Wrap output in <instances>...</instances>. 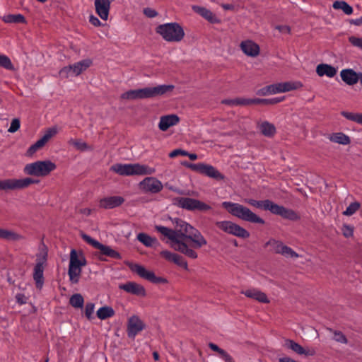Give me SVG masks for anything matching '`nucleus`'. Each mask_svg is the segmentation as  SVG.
Here are the masks:
<instances>
[{
    "instance_id": "51",
    "label": "nucleus",
    "mask_w": 362,
    "mask_h": 362,
    "mask_svg": "<svg viewBox=\"0 0 362 362\" xmlns=\"http://www.w3.org/2000/svg\"><path fill=\"white\" fill-rule=\"evenodd\" d=\"M0 66L8 70H14L11 61L6 55H0Z\"/></svg>"
},
{
    "instance_id": "40",
    "label": "nucleus",
    "mask_w": 362,
    "mask_h": 362,
    "mask_svg": "<svg viewBox=\"0 0 362 362\" xmlns=\"http://www.w3.org/2000/svg\"><path fill=\"white\" fill-rule=\"evenodd\" d=\"M97 316L100 320H105L115 315V310L110 306H104L98 309Z\"/></svg>"
},
{
    "instance_id": "28",
    "label": "nucleus",
    "mask_w": 362,
    "mask_h": 362,
    "mask_svg": "<svg viewBox=\"0 0 362 362\" xmlns=\"http://www.w3.org/2000/svg\"><path fill=\"white\" fill-rule=\"evenodd\" d=\"M316 73L320 77L327 76L333 78L337 73V69L330 64H320L316 66Z\"/></svg>"
},
{
    "instance_id": "58",
    "label": "nucleus",
    "mask_w": 362,
    "mask_h": 362,
    "mask_svg": "<svg viewBox=\"0 0 362 362\" xmlns=\"http://www.w3.org/2000/svg\"><path fill=\"white\" fill-rule=\"evenodd\" d=\"M94 308H95V305L92 303H88L86 305L85 314H86V317L88 320H90L93 317V314L94 313Z\"/></svg>"
},
{
    "instance_id": "23",
    "label": "nucleus",
    "mask_w": 362,
    "mask_h": 362,
    "mask_svg": "<svg viewBox=\"0 0 362 362\" xmlns=\"http://www.w3.org/2000/svg\"><path fill=\"white\" fill-rule=\"evenodd\" d=\"M119 288L131 294L139 296H146V290L144 287L136 282H127L124 284L119 285Z\"/></svg>"
},
{
    "instance_id": "43",
    "label": "nucleus",
    "mask_w": 362,
    "mask_h": 362,
    "mask_svg": "<svg viewBox=\"0 0 362 362\" xmlns=\"http://www.w3.org/2000/svg\"><path fill=\"white\" fill-rule=\"evenodd\" d=\"M341 115L346 119L362 125V113L342 111Z\"/></svg>"
},
{
    "instance_id": "15",
    "label": "nucleus",
    "mask_w": 362,
    "mask_h": 362,
    "mask_svg": "<svg viewBox=\"0 0 362 362\" xmlns=\"http://www.w3.org/2000/svg\"><path fill=\"white\" fill-rule=\"evenodd\" d=\"M130 269L137 274L140 277L145 279L152 283H163L166 284L167 279L163 277H157L154 272L150 270H147L144 267L138 264H128Z\"/></svg>"
},
{
    "instance_id": "7",
    "label": "nucleus",
    "mask_w": 362,
    "mask_h": 362,
    "mask_svg": "<svg viewBox=\"0 0 362 362\" xmlns=\"http://www.w3.org/2000/svg\"><path fill=\"white\" fill-rule=\"evenodd\" d=\"M156 32L168 42H180L185 35L183 28L177 23H168L158 25Z\"/></svg>"
},
{
    "instance_id": "38",
    "label": "nucleus",
    "mask_w": 362,
    "mask_h": 362,
    "mask_svg": "<svg viewBox=\"0 0 362 362\" xmlns=\"http://www.w3.org/2000/svg\"><path fill=\"white\" fill-rule=\"evenodd\" d=\"M332 7L336 10H341L346 15H351L354 11L353 8L344 1H335Z\"/></svg>"
},
{
    "instance_id": "8",
    "label": "nucleus",
    "mask_w": 362,
    "mask_h": 362,
    "mask_svg": "<svg viewBox=\"0 0 362 362\" xmlns=\"http://www.w3.org/2000/svg\"><path fill=\"white\" fill-rule=\"evenodd\" d=\"M39 180L30 177H25L21 179H5L0 180V191L21 190L29 187L32 185H37Z\"/></svg>"
},
{
    "instance_id": "41",
    "label": "nucleus",
    "mask_w": 362,
    "mask_h": 362,
    "mask_svg": "<svg viewBox=\"0 0 362 362\" xmlns=\"http://www.w3.org/2000/svg\"><path fill=\"white\" fill-rule=\"evenodd\" d=\"M209 346L211 350L217 352L226 362H234L233 358L226 351L219 348L216 344L209 343Z\"/></svg>"
},
{
    "instance_id": "62",
    "label": "nucleus",
    "mask_w": 362,
    "mask_h": 362,
    "mask_svg": "<svg viewBox=\"0 0 362 362\" xmlns=\"http://www.w3.org/2000/svg\"><path fill=\"white\" fill-rule=\"evenodd\" d=\"M186 155H188V152L186 151H184L182 149H175L173 151H171L170 153H169V157L171 158H175L178 156H185Z\"/></svg>"
},
{
    "instance_id": "13",
    "label": "nucleus",
    "mask_w": 362,
    "mask_h": 362,
    "mask_svg": "<svg viewBox=\"0 0 362 362\" xmlns=\"http://www.w3.org/2000/svg\"><path fill=\"white\" fill-rule=\"evenodd\" d=\"M81 236L87 243L99 250L103 255L117 259L122 258L120 254L110 246L103 245L84 233H81Z\"/></svg>"
},
{
    "instance_id": "1",
    "label": "nucleus",
    "mask_w": 362,
    "mask_h": 362,
    "mask_svg": "<svg viewBox=\"0 0 362 362\" xmlns=\"http://www.w3.org/2000/svg\"><path fill=\"white\" fill-rule=\"evenodd\" d=\"M174 228L156 226V230L168 239L167 242L174 250L191 259H197V253L193 248L199 249L207 245L201 232L183 220L175 218Z\"/></svg>"
},
{
    "instance_id": "52",
    "label": "nucleus",
    "mask_w": 362,
    "mask_h": 362,
    "mask_svg": "<svg viewBox=\"0 0 362 362\" xmlns=\"http://www.w3.org/2000/svg\"><path fill=\"white\" fill-rule=\"evenodd\" d=\"M245 106H250L252 105H266V99L262 98H244Z\"/></svg>"
},
{
    "instance_id": "6",
    "label": "nucleus",
    "mask_w": 362,
    "mask_h": 362,
    "mask_svg": "<svg viewBox=\"0 0 362 362\" xmlns=\"http://www.w3.org/2000/svg\"><path fill=\"white\" fill-rule=\"evenodd\" d=\"M57 164L49 159L36 160L26 164L23 173L28 176L47 177L55 171Z\"/></svg>"
},
{
    "instance_id": "17",
    "label": "nucleus",
    "mask_w": 362,
    "mask_h": 362,
    "mask_svg": "<svg viewBox=\"0 0 362 362\" xmlns=\"http://www.w3.org/2000/svg\"><path fill=\"white\" fill-rule=\"evenodd\" d=\"M145 328L146 324L138 315H134L128 318L127 333L129 338L134 339L138 333Z\"/></svg>"
},
{
    "instance_id": "30",
    "label": "nucleus",
    "mask_w": 362,
    "mask_h": 362,
    "mask_svg": "<svg viewBox=\"0 0 362 362\" xmlns=\"http://www.w3.org/2000/svg\"><path fill=\"white\" fill-rule=\"evenodd\" d=\"M0 238L8 241L18 242L25 240V237L13 230L0 228Z\"/></svg>"
},
{
    "instance_id": "12",
    "label": "nucleus",
    "mask_w": 362,
    "mask_h": 362,
    "mask_svg": "<svg viewBox=\"0 0 362 362\" xmlns=\"http://www.w3.org/2000/svg\"><path fill=\"white\" fill-rule=\"evenodd\" d=\"M59 132V128L53 126L45 131L43 136L35 143L32 144L26 151V156H33L38 150L42 149Z\"/></svg>"
},
{
    "instance_id": "60",
    "label": "nucleus",
    "mask_w": 362,
    "mask_h": 362,
    "mask_svg": "<svg viewBox=\"0 0 362 362\" xmlns=\"http://www.w3.org/2000/svg\"><path fill=\"white\" fill-rule=\"evenodd\" d=\"M144 14L148 18H155L158 13V12L151 8H145L143 11Z\"/></svg>"
},
{
    "instance_id": "59",
    "label": "nucleus",
    "mask_w": 362,
    "mask_h": 362,
    "mask_svg": "<svg viewBox=\"0 0 362 362\" xmlns=\"http://www.w3.org/2000/svg\"><path fill=\"white\" fill-rule=\"evenodd\" d=\"M47 252L45 250L41 251L37 256L36 264H41V266H44V264H45V262L47 261Z\"/></svg>"
},
{
    "instance_id": "48",
    "label": "nucleus",
    "mask_w": 362,
    "mask_h": 362,
    "mask_svg": "<svg viewBox=\"0 0 362 362\" xmlns=\"http://www.w3.org/2000/svg\"><path fill=\"white\" fill-rule=\"evenodd\" d=\"M361 207V204L358 202H352L349 204V206L346 208V209L343 212V215L346 216H352L355 214Z\"/></svg>"
},
{
    "instance_id": "57",
    "label": "nucleus",
    "mask_w": 362,
    "mask_h": 362,
    "mask_svg": "<svg viewBox=\"0 0 362 362\" xmlns=\"http://www.w3.org/2000/svg\"><path fill=\"white\" fill-rule=\"evenodd\" d=\"M175 254L176 253L172 252L168 250H163L160 252V257L170 262H172L173 257H175Z\"/></svg>"
},
{
    "instance_id": "9",
    "label": "nucleus",
    "mask_w": 362,
    "mask_h": 362,
    "mask_svg": "<svg viewBox=\"0 0 362 362\" xmlns=\"http://www.w3.org/2000/svg\"><path fill=\"white\" fill-rule=\"evenodd\" d=\"M216 226L223 232L240 238L247 239L250 235L246 229L230 221H216Z\"/></svg>"
},
{
    "instance_id": "61",
    "label": "nucleus",
    "mask_w": 362,
    "mask_h": 362,
    "mask_svg": "<svg viewBox=\"0 0 362 362\" xmlns=\"http://www.w3.org/2000/svg\"><path fill=\"white\" fill-rule=\"evenodd\" d=\"M89 22L95 27H103L105 26V23L100 21L97 17L93 15L90 16Z\"/></svg>"
},
{
    "instance_id": "24",
    "label": "nucleus",
    "mask_w": 362,
    "mask_h": 362,
    "mask_svg": "<svg viewBox=\"0 0 362 362\" xmlns=\"http://www.w3.org/2000/svg\"><path fill=\"white\" fill-rule=\"evenodd\" d=\"M180 122V118L177 115H168L160 117L158 124V128L163 132L167 131L170 127L176 125Z\"/></svg>"
},
{
    "instance_id": "50",
    "label": "nucleus",
    "mask_w": 362,
    "mask_h": 362,
    "mask_svg": "<svg viewBox=\"0 0 362 362\" xmlns=\"http://www.w3.org/2000/svg\"><path fill=\"white\" fill-rule=\"evenodd\" d=\"M171 262L177 264L179 267H182L185 270H188V264L187 261L180 255L175 254Z\"/></svg>"
},
{
    "instance_id": "39",
    "label": "nucleus",
    "mask_w": 362,
    "mask_h": 362,
    "mask_svg": "<svg viewBox=\"0 0 362 362\" xmlns=\"http://www.w3.org/2000/svg\"><path fill=\"white\" fill-rule=\"evenodd\" d=\"M137 240L146 247H152L158 243L156 238H152L146 233H140L137 235Z\"/></svg>"
},
{
    "instance_id": "35",
    "label": "nucleus",
    "mask_w": 362,
    "mask_h": 362,
    "mask_svg": "<svg viewBox=\"0 0 362 362\" xmlns=\"http://www.w3.org/2000/svg\"><path fill=\"white\" fill-rule=\"evenodd\" d=\"M284 245L283 242L276 240L274 238H270L264 245V248L270 247L269 251L276 254H280L282 247Z\"/></svg>"
},
{
    "instance_id": "16",
    "label": "nucleus",
    "mask_w": 362,
    "mask_h": 362,
    "mask_svg": "<svg viewBox=\"0 0 362 362\" xmlns=\"http://www.w3.org/2000/svg\"><path fill=\"white\" fill-rule=\"evenodd\" d=\"M284 346L296 354L305 357H313L317 354V349L315 347L311 346H303L292 339H286Z\"/></svg>"
},
{
    "instance_id": "5",
    "label": "nucleus",
    "mask_w": 362,
    "mask_h": 362,
    "mask_svg": "<svg viewBox=\"0 0 362 362\" xmlns=\"http://www.w3.org/2000/svg\"><path fill=\"white\" fill-rule=\"evenodd\" d=\"M110 170L121 176L151 175L156 173L154 168L138 163L132 164H115L111 166Z\"/></svg>"
},
{
    "instance_id": "44",
    "label": "nucleus",
    "mask_w": 362,
    "mask_h": 362,
    "mask_svg": "<svg viewBox=\"0 0 362 362\" xmlns=\"http://www.w3.org/2000/svg\"><path fill=\"white\" fill-rule=\"evenodd\" d=\"M3 21L5 23H25V19L24 16L21 14H9L3 17Z\"/></svg>"
},
{
    "instance_id": "25",
    "label": "nucleus",
    "mask_w": 362,
    "mask_h": 362,
    "mask_svg": "<svg viewBox=\"0 0 362 362\" xmlns=\"http://www.w3.org/2000/svg\"><path fill=\"white\" fill-rule=\"evenodd\" d=\"M342 81L349 86L356 84L358 81L361 82V73H356L351 69H343L340 73Z\"/></svg>"
},
{
    "instance_id": "21",
    "label": "nucleus",
    "mask_w": 362,
    "mask_h": 362,
    "mask_svg": "<svg viewBox=\"0 0 362 362\" xmlns=\"http://www.w3.org/2000/svg\"><path fill=\"white\" fill-rule=\"evenodd\" d=\"M257 128L259 129L261 134L265 137L272 138L276 133L275 125L266 120L257 121Z\"/></svg>"
},
{
    "instance_id": "47",
    "label": "nucleus",
    "mask_w": 362,
    "mask_h": 362,
    "mask_svg": "<svg viewBox=\"0 0 362 362\" xmlns=\"http://www.w3.org/2000/svg\"><path fill=\"white\" fill-rule=\"evenodd\" d=\"M221 103L229 106H245L244 98L225 99L221 101Z\"/></svg>"
},
{
    "instance_id": "29",
    "label": "nucleus",
    "mask_w": 362,
    "mask_h": 362,
    "mask_svg": "<svg viewBox=\"0 0 362 362\" xmlns=\"http://www.w3.org/2000/svg\"><path fill=\"white\" fill-rule=\"evenodd\" d=\"M328 139L332 143L340 145H349L351 144V138L343 132H334L328 136Z\"/></svg>"
},
{
    "instance_id": "55",
    "label": "nucleus",
    "mask_w": 362,
    "mask_h": 362,
    "mask_svg": "<svg viewBox=\"0 0 362 362\" xmlns=\"http://www.w3.org/2000/svg\"><path fill=\"white\" fill-rule=\"evenodd\" d=\"M21 127V121L18 118H14L11 120L10 127L8 129L9 133L16 132Z\"/></svg>"
},
{
    "instance_id": "49",
    "label": "nucleus",
    "mask_w": 362,
    "mask_h": 362,
    "mask_svg": "<svg viewBox=\"0 0 362 362\" xmlns=\"http://www.w3.org/2000/svg\"><path fill=\"white\" fill-rule=\"evenodd\" d=\"M267 91L269 92L270 94H277L284 93L282 82L274 83L266 86Z\"/></svg>"
},
{
    "instance_id": "14",
    "label": "nucleus",
    "mask_w": 362,
    "mask_h": 362,
    "mask_svg": "<svg viewBox=\"0 0 362 362\" xmlns=\"http://www.w3.org/2000/svg\"><path fill=\"white\" fill-rule=\"evenodd\" d=\"M138 187L144 193L157 194L163 189V185L156 177L148 176L139 182Z\"/></svg>"
},
{
    "instance_id": "45",
    "label": "nucleus",
    "mask_w": 362,
    "mask_h": 362,
    "mask_svg": "<svg viewBox=\"0 0 362 362\" xmlns=\"http://www.w3.org/2000/svg\"><path fill=\"white\" fill-rule=\"evenodd\" d=\"M279 255H281L286 258H298L300 257L298 253L284 244Z\"/></svg>"
},
{
    "instance_id": "46",
    "label": "nucleus",
    "mask_w": 362,
    "mask_h": 362,
    "mask_svg": "<svg viewBox=\"0 0 362 362\" xmlns=\"http://www.w3.org/2000/svg\"><path fill=\"white\" fill-rule=\"evenodd\" d=\"M83 302V298L79 293L73 295L69 300L70 304L74 308H82Z\"/></svg>"
},
{
    "instance_id": "54",
    "label": "nucleus",
    "mask_w": 362,
    "mask_h": 362,
    "mask_svg": "<svg viewBox=\"0 0 362 362\" xmlns=\"http://www.w3.org/2000/svg\"><path fill=\"white\" fill-rule=\"evenodd\" d=\"M341 232L345 238H351L354 235V227L350 225L344 224L341 227Z\"/></svg>"
},
{
    "instance_id": "33",
    "label": "nucleus",
    "mask_w": 362,
    "mask_h": 362,
    "mask_svg": "<svg viewBox=\"0 0 362 362\" xmlns=\"http://www.w3.org/2000/svg\"><path fill=\"white\" fill-rule=\"evenodd\" d=\"M68 144L70 146L75 148L76 150L81 151V152L93 150V146L89 145L86 142H85L83 140L79 139H70L68 141Z\"/></svg>"
},
{
    "instance_id": "10",
    "label": "nucleus",
    "mask_w": 362,
    "mask_h": 362,
    "mask_svg": "<svg viewBox=\"0 0 362 362\" xmlns=\"http://www.w3.org/2000/svg\"><path fill=\"white\" fill-rule=\"evenodd\" d=\"M216 226L223 232L240 238L247 239L250 235L246 229L230 221H216Z\"/></svg>"
},
{
    "instance_id": "11",
    "label": "nucleus",
    "mask_w": 362,
    "mask_h": 362,
    "mask_svg": "<svg viewBox=\"0 0 362 362\" xmlns=\"http://www.w3.org/2000/svg\"><path fill=\"white\" fill-rule=\"evenodd\" d=\"M174 203L178 206L188 211H206L211 209L207 204L193 198L177 197L174 199Z\"/></svg>"
},
{
    "instance_id": "42",
    "label": "nucleus",
    "mask_w": 362,
    "mask_h": 362,
    "mask_svg": "<svg viewBox=\"0 0 362 362\" xmlns=\"http://www.w3.org/2000/svg\"><path fill=\"white\" fill-rule=\"evenodd\" d=\"M59 76L64 79H67L69 77L75 76L74 64H70L62 67L59 71Z\"/></svg>"
},
{
    "instance_id": "53",
    "label": "nucleus",
    "mask_w": 362,
    "mask_h": 362,
    "mask_svg": "<svg viewBox=\"0 0 362 362\" xmlns=\"http://www.w3.org/2000/svg\"><path fill=\"white\" fill-rule=\"evenodd\" d=\"M334 339L338 343H341L343 344H346L348 343V339L346 337L339 331H334Z\"/></svg>"
},
{
    "instance_id": "32",
    "label": "nucleus",
    "mask_w": 362,
    "mask_h": 362,
    "mask_svg": "<svg viewBox=\"0 0 362 362\" xmlns=\"http://www.w3.org/2000/svg\"><path fill=\"white\" fill-rule=\"evenodd\" d=\"M73 64L75 70V77H77L92 66L93 61L89 58H86Z\"/></svg>"
},
{
    "instance_id": "18",
    "label": "nucleus",
    "mask_w": 362,
    "mask_h": 362,
    "mask_svg": "<svg viewBox=\"0 0 362 362\" xmlns=\"http://www.w3.org/2000/svg\"><path fill=\"white\" fill-rule=\"evenodd\" d=\"M239 47L241 52L250 58H257L261 53L260 46L251 39L241 41Z\"/></svg>"
},
{
    "instance_id": "37",
    "label": "nucleus",
    "mask_w": 362,
    "mask_h": 362,
    "mask_svg": "<svg viewBox=\"0 0 362 362\" xmlns=\"http://www.w3.org/2000/svg\"><path fill=\"white\" fill-rule=\"evenodd\" d=\"M284 93L296 90L303 87V83L298 81H288L282 82Z\"/></svg>"
},
{
    "instance_id": "2",
    "label": "nucleus",
    "mask_w": 362,
    "mask_h": 362,
    "mask_svg": "<svg viewBox=\"0 0 362 362\" xmlns=\"http://www.w3.org/2000/svg\"><path fill=\"white\" fill-rule=\"evenodd\" d=\"M174 88L173 85L163 84L154 87L130 89L120 94L119 100L122 103H127L166 96L170 94Z\"/></svg>"
},
{
    "instance_id": "26",
    "label": "nucleus",
    "mask_w": 362,
    "mask_h": 362,
    "mask_svg": "<svg viewBox=\"0 0 362 362\" xmlns=\"http://www.w3.org/2000/svg\"><path fill=\"white\" fill-rule=\"evenodd\" d=\"M241 293L259 303H269L270 302L266 293L257 288L247 289L241 291Z\"/></svg>"
},
{
    "instance_id": "64",
    "label": "nucleus",
    "mask_w": 362,
    "mask_h": 362,
    "mask_svg": "<svg viewBox=\"0 0 362 362\" xmlns=\"http://www.w3.org/2000/svg\"><path fill=\"white\" fill-rule=\"evenodd\" d=\"M16 299L17 300V302L22 305V304H25L26 303V297L23 295V294H21V293H18L16 295Z\"/></svg>"
},
{
    "instance_id": "31",
    "label": "nucleus",
    "mask_w": 362,
    "mask_h": 362,
    "mask_svg": "<svg viewBox=\"0 0 362 362\" xmlns=\"http://www.w3.org/2000/svg\"><path fill=\"white\" fill-rule=\"evenodd\" d=\"M86 264V259L82 253H77L75 250L70 252L69 266L82 267Z\"/></svg>"
},
{
    "instance_id": "34",
    "label": "nucleus",
    "mask_w": 362,
    "mask_h": 362,
    "mask_svg": "<svg viewBox=\"0 0 362 362\" xmlns=\"http://www.w3.org/2000/svg\"><path fill=\"white\" fill-rule=\"evenodd\" d=\"M44 266L41 264H36L34 267L33 279L35 282L37 288L41 289L44 284L43 277Z\"/></svg>"
},
{
    "instance_id": "19",
    "label": "nucleus",
    "mask_w": 362,
    "mask_h": 362,
    "mask_svg": "<svg viewBox=\"0 0 362 362\" xmlns=\"http://www.w3.org/2000/svg\"><path fill=\"white\" fill-rule=\"evenodd\" d=\"M192 167L194 169L195 172L203 174L216 180L221 181L225 180V176L211 165L200 163L199 165Z\"/></svg>"
},
{
    "instance_id": "56",
    "label": "nucleus",
    "mask_w": 362,
    "mask_h": 362,
    "mask_svg": "<svg viewBox=\"0 0 362 362\" xmlns=\"http://www.w3.org/2000/svg\"><path fill=\"white\" fill-rule=\"evenodd\" d=\"M349 42L354 46L357 48L362 49V37H358L356 36H350L349 37Z\"/></svg>"
},
{
    "instance_id": "4",
    "label": "nucleus",
    "mask_w": 362,
    "mask_h": 362,
    "mask_svg": "<svg viewBox=\"0 0 362 362\" xmlns=\"http://www.w3.org/2000/svg\"><path fill=\"white\" fill-rule=\"evenodd\" d=\"M222 206L232 216L252 223L264 224L265 221L249 208L238 203L224 202Z\"/></svg>"
},
{
    "instance_id": "3",
    "label": "nucleus",
    "mask_w": 362,
    "mask_h": 362,
    "mask_svg": "<svg viewBox=\"0 0 362 362\" xmlns=\"http://www.w3.org/2000/svg\"><path fill=\"white\" fill-rule=\"evenodd\" d=\"M245 202L254 207L268 210L274 214L279 215L284 218L291 221H298L300 218V216L295 211L278 205L269 199L257 201L249 199H246Z\"/></svg>"
},
{
    "instance_id": "22",
    "label": "nucleus",
    "mask_w": 362,
    "mask_h": 362,
    "mask_svg": "<svg viewBox=\"0 0 362 362\" xmlns=\"http://www.w3.org/2000/svg\"><path fill=\"white\" fill-rule=\"evenodd\" d=\"M124 202V199L120 196L107 197L100 200L99 206L105 209H113L122 205Z\"/></svg>"
},
{
    "instance_id": "27",
    "label": "nucleus",
    "mask_w": 362,
    "mask_h": 362,
    "mask_svg": "<svg viewBox=\"0 0 362 362\" xmlns=\"http://www.w3.org/2000/svg\"><path fill=\"white\" fill-rule=\"evenodd\" d=\"M192 10L211 23H219L220 20L208 8L199 6H192Z\"/></svg>"
},
{
    "instance_id": "36",
    "label": "nucleus",
    "mask_w": 362,
    "mask_h": 362,
    "mask_svg": "<svg viewBox=\"0 0 362 362\" xmlns=\"http://www.w3.org/2000/svg\"><path fill=\"white\" fill-rule=\"evenodd\" d=\"M81 268L69 265L68 275L71 284L78 283L82 272Z\"/></svg>"
},
{
    "instance_id": "20",
    "label": "nucleus",
    "mask_w": 362,
    "mask_h": 362,
    "mask_svg": "<svg viewBox=\"0 0 362 362\" xmlns=\"http://www.w3.org/2000/svg\"><path fill=\"white\" fill-rule=\"evenodd\" d=\"M110 4V0H95V12L103 21L108 20Z\"/></svg>"
},
{
    "instance_id": "63",
    "label": "nucleus",
    "mask_w": 362,
    "mask_h": 362,
    "mask_svg": "<svg viewBox=\"0 0 362 362\" xmlns=\"http://www.w3.org/2000/svg\"><path fill=\"white\" fill-rule=\"evenodd\" d=\"M275 29L278 30L279 32L286 34L291 33V28L286 25H281L275 26Z\"/></svg>"
}]
</instances>
